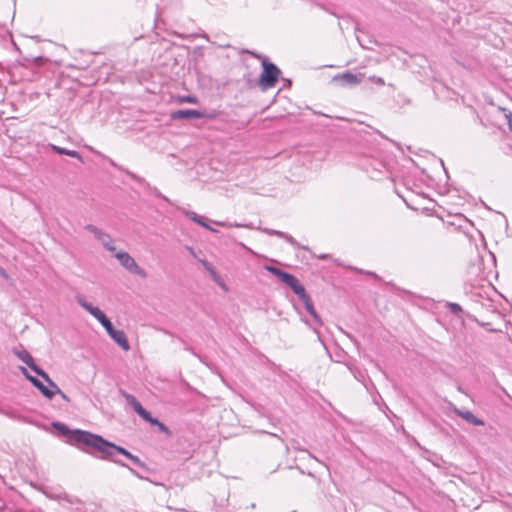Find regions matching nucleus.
<instances>
[{
  "label": "nucleus",
  "mask_w": 512,
  "mask_h": 512,
  "mask_svg": "<svg viewBox=\"0 0 512 512\" xmlns=\"http://www.w3.org/2000/svg\"><path fill=\"white\" fill-rule=\"evenodd\" d=\"M505 117L508 119V123H509V127L510 129L512 130V124H511V117H512V114L509 112L508 114L505 113Z\"/></svg>",
  "instance_id": "c756f323"
},
{
  "label": "nucleus",
  "mask_w": 512,
  "mask_h": 512,
  "mask_svg": "<svg viewBox=\"0 0 512 512\" xmlns=\"http://www.w3.org/2000/svg\"><path fill=\"white\" fill-rule=\"evenodd\" d=\"M110 337L125 351L130 349L128 340L126 338V335L124 331L122 330H115Z\"/></svg>",
  "instance_id": "ddd939ff"
},
{
  "label": "nucleus",
  "mask_w": 512,
  "mask_h": 512,
  "mask_svg": "<svg viewBox=\"0 0 512 512\" xmlns=\"http://www.w3.org/2000/svg\"><path fill=\"white\" fill-rule=\"evenodd\" d=\"M301 301L303 302L307 312L313 317L315 324L318 325V326H321L323 324V322H322L320 316L318 315V313L316 312L310 296L307 295Z\"/></svg>",
  "instance_id": "9b49d317"
},
{
  "label": "nucleus",
  "mask_w": 512,
  "mask_h": 512,
  "mask_svg": "<svg viewBox=\"0 0 512 512\" xmlns=\"http://www.w3.org/2000/svg\"><path fill=\"white\" fill-rule=\"evenodd\" d=\"M265 269L270 272L271 274L275 275L276 277H278L281 281L284 279V277L286 276V274L288 272H285L275 266H271V265H266L265 266Z\"/></svg>",
  "instance_id": "6ab92c4d"
},
{
  "label": "nucleus",
  "mask_w": 512,
  "mask_h": 512,
  "mask_svg": "<svg viewBox=\"0 0 512 512\" xmlns=\"http://www.w3.org/2000/svg\"><path fill=\"white\" fill-rule=\"evenodd\" d=\"M27 379L35 386V383L38 382V379L35 378L34 376L32 375H27Z\"/></svg>",
  "instance_id": "cd10ccee"
},
{
  "label": "nucleus",
  "mask_w": 512,
  "mask_h": 512,
  "mask_svg": "<svg viewBox=\"0 0 512 512\" xmlns=\"http://www.w3.org/2000/svg\"><path fill=\"white\" fill-rule=\"evenodd\" d=\"M447 307L449 308V311L454 315H459L460 313H462V308L457 303L448 302Z\"/></svg>",
  "instance_id": "412c9836"
},
{
  "label": "nucleus",
  "mask_w": 512,
  "mask_h": 512,
  "mask_svg": "<svg viewBox=\"0 0 512 512\" xmlns=\"http://www.w3.org/2000/svg\"><path fill=\"white\" fill-rule=\"evenodd\" d=\"M56 498L60 501H64L68 504H71V505H74V504H77L79 503V500L75 497H72V496H69L68 494L64 493V494H59L56 496Z\"/></svg>",
  "instance_id": "aec40b11"
},
{
  "label": "nucleus",
  "mask_w": 512,
  "mask_h": 512,
  "mask_svg": "<svg viewBox=\"0 0 512 512\" xmlns=\"http://www.w3.org/2000/svg\"><path fill=\"white\" fill-rule=\"evenodd\" d=\"M262 232H264L265 234L270 235V236H277V237L283 238L286 242H288L289 244H291L292 246H294L296 248H300V249L307 250V251L309 250V248L307 246L301 245L291 235H289L285 232H282L279 230H274V229H269V228H263Z\"/></svg>",
  "instance_id": "9d476101"
},
{
  "label": "nucleus",
  "mask_w": 512,
  "mask_h": 512,
  "mask_svg": "<svg viewBox=\"0 0 512 512\" xmlns=\"http://www.w3.org/2000/svg\"><path fill=\"white\" fill-rule=\"evenodd\" d=\"M186 249L189 251V253H190L193 257L197 258V255H196V253H195V251H194V249H193L192 247L187 246V247H186Z\"/></svg>",
  "instance_id": "473e14b6"
},
{
  "label": "nucleus",
  "mask_w": 512,
  "mask_h": 512,
  "mask_svg": "<svg viewBox=\"0 0 512 512\" xmlns=\"http://www.w3.org/2000/svg\"><path fill=\"white\" fill-rule=\"evenodd\" d=\"M76 299L82 308L102 324L109 336L116 330L106 315L98 307H94L91 303L87 302L84 296H77Z\"/></svg>",
  "instance_id": "7ed1b4c3"
},
{
  "label": "nucleus",
  "mask_w": 512,
  "mask_h": 512,
  "mask_svg": "<svg viewBox=\"0 0 512 512\" xmlns=\"http://www.w3.org/2000/svg\"><path fill=\"white\" fill-rule=\"evenodd\" d=\"M369 80L380 86H383L385 84L384 79L381 77L371 76Z\"/></svg>",
  "instance_id": "b1692460"
},
{
  "label": "nucleus",
  "mask_w": 512,
  "mask_h": 512,
  "mask_svg": "<svg viewBox=\"0 0 512 512\" xmlns=\"http://www.w3.org/2000/svg\"><path fill=\"white\" fill-rule=\"evenodd\" d=\"M49 385L50 388L46 387L44 390H42V394L47 397L48 399H52L54 395L57 393H61V389L57 386L55 382L51 380L49 375L47 374V377H42Z\"/></svg>",
  "instance_id": "f8f14e48"
},
{
  "label": "nucleus",
  "mask_w": 512,
  "mask_h": 512,
  "mask_svg": "<svg viewBox=\"0 0 512 512\" xmlns=\"http://www.w3.org/2000/svg\"><path fill=\"white\" fill-rule=\"evenodd\" d=\"M457 390H458L459 392H461V393H464V390H463V388H462L461 386H458V387H457Z\"/></svg>",
  "instance_id": "c9c22d12"
},
{
  "label": "nucleus",
  "mask_w": 512,
  "mask_h": 512,
  "mask_svg": "<svg viewBox=\"0 0 512 512\" xmlns=\"http://www.w3.org/2000/svg\"><path fill=\"white\" fill-rule=\"evenodd\" d=\"M123 397L127 401V403L133 408V410L137 413L139 410H141L142 405L141 403L131 394L127 392H122Z\"/></svg>",
  "instance_id": "dca6fc26"
},
{
  "label": "nucleus",
  "mask_w": 512,
  "mask_h": 512,
  "mask_svg": "<svg viewBox=\"0 0 512 512\" xmlns=\"http://www.w3.org/2000/svg\"><path fill=\"white\" fill-rule=\"evenodd\" d=\"M171 119H202V118H213V114H208L203 111L193 110V109H182L171 112Z\"/></svg>",
  "instance_id": "423d86ee"
},
{
  "label": "nucleus",
  "mask_w": 512,
  "mask_h": 512,
  "mask_svg": "<svg viewBox=\"0 0 512 512\" xmlns=\"http://www.w3.org/2000/svg\"><path fill=\"white\" fill-rule=\"evenodd\" d=\"M320 259H326V255L319 256Z\"/></svg>",
  "instance_id": "e433bc0d"
},
{
  "label": "nucleus",
  "mask_w": 512,
  "mask_h": 512,
  "mask_svg": "<svg viewBox=\"0 0 512 512\" xmlns=\"http://www.w3.org/2000/svg\"><path fill=\"white\" fill-rule=\"evenodd\" d=\"M85 229L92 233L107 251L112 254L116 251L115 240L108 233L92 224L86 225Z\"/></svg>",
  "instance_id": "39448f33"
},
{
  "label": "nucleus",
  "mask_w": 512,
  "mask_h": 512,
  "mask_svg": "<svg viewBox=\"0 0 512 512\" xmlns=\"http://www.w3.org/2000/svg\"><path fill=\"white\" fill-rule=\"evenodd\" d=\"M70 438L75 442L95 448L97 451L102 453L103 457L112 458L116 452L126 456L127 458L132 457V454L123 447L117 446L103 439L101 436L87 431L75 430L71 433Z\"/></svg>",
  "instance_id": "f257e3e1"
},
{
  "label": "nucleus",
  "mask_w": 512,
  "mask_h": 512,
  "mask_svg": "<svg viewBox=\"0 0 512 512\" xmlns=\"http://www.w3.org/2000/svg\"><path fill=\"white\" fill-rule=\"evenodd\" d=\"M282 282L289 286L300 300L304 299L308 295L304 286L294 275L287 273Z\"/></svg>",
  "instance_id": "1a4fd4ad"
},
{
  "label": "nucleus",
  "mask_w": 512,
  "mask_h": 512,
  "mask_svg": "<svg viewBox=\"0 0 512 512\" xmlns=\"http://www.w3.org/2000/svg\"><path fill=\"white\" fill-rule=\"evenodd\" d=\"M0 275L3 276V277H7V274H6L5 270L2 269L1 267H0Z\"/></svg>",
  "instance_id": "72a5a7b5"
},
{
  "label": "nucleus",
  "mask_w": 512,
  "mask_h": 512,
  "mask_svg": "<svg viewBox=\"0 0 512 512\" xmlns=\"http://www.w3.org/2000/svg\"><path fill=\"white\" fill-rule=\"evenodd\" d=\"M369 274L374 276V277H377V275L375 273H369Z\"/></svg>",
  "instance_id": "4c0bfd02"
},
{
  "label": "nucleus",
  "mask_w": 512,
  "mask_h": 512,
  "mask_svg": "<svg viewBox=\"0 0 512 512\" xmlns=\"http://www.w3.org/2000/svg\"><path fill=\"white\" fill-rule=\"evenodd\" d=\"M14 354L26 365H28L37 375L41 377H47V373L38 367L31 354L25 349H14Z\"/></svg>",
  "instance_id": "6e6552de"
},
{
  "label": "nucleus",
  "mask_w": 512,
  "mask_h": 512,
  "mask_svg": "<svg viewBox=\"0 0 512 512\" xmlns=\"http://www.w3.org/2000/svg\"><path fill=\"white\" fill-rule=\"evenodd\" d=\"M334 80L340 81L343 85H355L360 83V79L350 72H346L343 73L342 75L335 76Z\"/></svg>",
  "instance_id": "4468645a"
},
{
  "label": "nucleus",
  "mask_w": 512,
  "mask_h": 512,
  "mask_svg": "<svg viewBox=\"0 0 512 512\" xmlns=\"http://www.w3.org/2000/svg\"><path fill=\"white\" fill-rule=\"evenodd\" d=\"M178 100H179V102H187V103H191V104L198 103V98L195 96H191V95L179 97Z\"/></svg>",
  "instance_id": "4be33fe9"
},
{
  "label": "nucleus",
  "mask_w": 512,
  "mask_h": 512,
  "mask_svg": "<svg viewBox=\"0 0 512 512\" xmlns=\"http://www.w3.org/2000/svg\"><path fill=\"white\" fill-rule=\"evenodd\" d=\"M198 261L202 264L203 267L205 266V264H208V261L204 259H198Z\"/></svg>",
  "instance_id": "f704fd0d"
},
{
  "label": "nucleus",
  "mask_w": 512,
  "mask_h": 512,
  "mask_svg": "<svg viewBox=\"0 0 512 512\" xmlns=\"http://www.w3.org/2000/svg\"><path fill=\"white\" fill-rule=\"evenodd\" d=\"M135 465L141 466L142 462L139 459V457L132 455V457L129 458Z\"/></svg>",
  "instance_id": "a878e982"
},
{
  "label": "nucleus",
  "mask_w": 512,
  "mask_h": 512,
  "mask_svg": "<svg viewBox=\"0 0 512 512\" xmlns=\"http://www.w3.org/2000/svg\"><path fill=\"white\" fill-rule=\"evenodd\" d=\"M35 387L40 391L42 392V390H44L46 388V386L40 381L38 380L37 383H35Z\"/></svg>",
  "instance_id": "bb28decb"
},
{
  "label": "nucleus",
  "mask_w": 512,
  "mask_h": 512,
  "mask_svg": "<svg viewBox=\"0 0 512 512\" xmlns=\"http://www.w3.org/2000/svg\"><path fill=\"white\" fill-rule=\"evenodd\" d=\"M113 256L118 260L120 265L128 270L130 273L145 277V271L136 263L134 258L125 251H115Z\"/></svg>",
  "instance_id": "20e7f679"
},
{
  "label": "nucleus",
  "mask_w": 512,
  "mask_h": 512,
  "mask_svg": "<svg viewBox=\"0 0 512 512\" xmlns=\"http://www.w3.org/2000/svg\"><path fill=\"white\" fill-rule=\"evenodd\" d=\"M204 269L210 273L214 280H217L218 274L216 273L211 263L208 262V264H205Z\"/></svg>",
  "instance_id": "5701e85b"
},
{
  "label": "nucleus",
  "mask_w": 512,
  "mask_h": 512,
  "mask_svg": "<svg viewBox=\"0 0 512 512\" xmlns=\"http://www.w3.org/2000/svg\"><path fill=\"white\" fill-rule=\"evenodd\" d=\"M57 394L60 395L63 400H65L67 402L70 401L69 397L64 392L61 391V393H57Z\"/></svg>",
  "instance_id": "7c9ffc66"
},
{
  "label": "nucleus",
  "mask_w": 512,
  "mask_h": 512,
  "mask_svg": "<svg viewBox=\"0 0 512 512\" xmlns=\"http://www.w3.org/2000/svg\"><path fill=\"white\" fill-rule=\"evenodd\" d=\"M262 67L263 72L259 78L258 85L261 90L266 91L276 85L281 71L275 64L269 62L267 59H263Z\"/></svg>",
  "instance_id": "f03ea898"
},
{
  "label": "nucleus",
  "mask_w": 512,
  "mask_h": 512,
  "mask_svg": "<svg viewBox=\"0 0 512 512\" xmlns=\"http://www.w3.org/2000/svg\"><path fill=\"white\" fill-rule=\"evenodd\" d=\"M162 433H165L167 436H170L169 429L162 423Z\"/></svg>",
  "instance_id": "2f4dec72"
},
{
  "label": "nucleus",
  "mask_w": 512,
  "mask_h": 512,
  "mask_svg": "<svg viewBox=\"0 0 512 512\" xmlns=\"http://www.w3.org/2000/svg\"><path fill=\"white\" fill-rule=\"evenodd\" d=\"M50 147L57 154L67 155V156H70V157H73V158L81 159L80 154L77 151H75V150H68L66 148H62V147L56 146L54 144H51Z\"/></svg>",
  "instance_id": "2eb2a0df"
},
{
  "label": "nucleus",
  "mask_w": 512,
  "mask_h": 512,
  "mask_svg": "<svg viewBox=\"0 0 512 512\" xmlns=\"http://www.w3.org/2000/svg\"><path fill=\"white\" fill-rule=\"evenodd\" d=\"M137 414H138L141 418H143L145 421H147V422H149V423H151V424L160 425V422H159L156 418H152V417L150 416V413H149L147 410H145L143 407L141 408V410H139V411L137 412Z\"/></svg>",
  "instance_id": "a211bd4d"
},
{
  "label": "nucleus",
  "mask_w": 512,
  "mask_h": 512,
  "mask_svg": "<svg viewBox=\"0 0 512 512\" xmlns=\"http://www.w3.org/2000/svg\"><path fill=\"white\" fill-rule=\"evenodd\" d=\"M54 426L60 430L62 433H67L68 432V428L66 425L62 424V423H55Z\"/></svg>",
  "instance_id": "393cba45"
},
{
  "label": "nucleus",
  "mask_w": 512,
  "mask_h": 512,
  "mask_svg": "<svg viewBox=\"0 0 512 512\" xmlns=\"http://www.w3.org/2000/svg\"><path fill=\"white\" fill-rule=\"evenodd\" d=\"M186 216L191 219L192 221H194L195 223L199 224L200 226L202 227H205L211 231H215L214 229H212L205 221H204V218L197 215L195 212L193 211H187L186 212Z\"/></svg>",
  "instance_id": "f3484780"
},
{
  "label": "nucleus",
  "mask_w": 512,
  "mask_h": 512,
  "mask_svg": "<svg viewBox=\"0 0 512 512\" xmlns=\"http://www.w3.org/2000/svg\"><path fill=\"white\" fill-rule=\"evenodd\" d=\"M19 369H20L21 373H22L26 378H27V375H30V374L28 373V371H27V369H26L25 367L20 366V367H19Z\"/></svg>",
  "instance_id": "c85d7f7f"
},
{
  "label": "nucleus",
  "mask_w": 512,
  "mask_h": 512,
  "mask_svg": "<svg viewBox=\"0 0 512 512\" xmlns=\"http://www.w3.org/2000/svg\"><path fill=\"white\" fill-rule=\"evenodd\" d=\"M448 407L454 414L461 417L463 420H465L469 424H472L474 426H483L484 425V421L482 419L476 417L471 411L462 410V409L458 408L452 402L448 403Z\"/></svg>",
  "instance_id": "0eeeda50"
}]
</instances>
